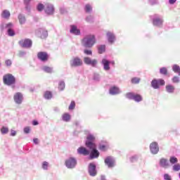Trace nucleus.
<instances>
[{
  "mask_svg": "<svg viewBox=\"0 0 180 180\" xmlns=\"http://www.w3.org/2000/svg\"><path fill=\"white\" fill-rule=\"evenodd\" d=\"M3 82L7 86H13L16 84V77L11 73H7L3 76Z\"/></svg>",
  "mask_w": 180,
  "mask_h": 180,
  "instance_id": "nucleus-1",
  "label": "nucleus"
},
{
  "mask_svg": "<svg viewBox=\"0 0 180 180\" xmlns=\"http://www.w3.org/2000/svg\"><path fill=\"white\" fill-rule=\"evenodd\" d=\"M77 159L73 157H70L65 161V165L68 169H74L77 167Z\"/></svg>",
  "mask_w": 180,
  "mask_h": 180,
  "instance_id": "nucleus-2",
  "label": "nucleus"
},
{
  "mask_svg": "<svg viewBox=\"0 0 180 180\" xmlns=\"http://www.w3.org/2000/svg\"><path fill=\"white\" fill-rule=\"evenodd\" d=\"M83 44L85 46H94L96 43L95 39V36L94 35H87L82 39Z\"/></svg>",
  "mask_w": 180,
  "mask_h": 180,
  "instance_id": "nucleus-3",
  "label": "nucleus"
},
{
  "mask_svg": "<svg viewBox=\"0 0 180 180\" xmlns=\"http://www.w3.org/2000/svg\"><path fill=\"white\" fill-rule=\"evenodd\" d=\"M89 148L91 152H89V159L90 160H95L96 158H99L100 153L99 150L96 149V145L94 147H87Z\"/></svg>",
  "mask_w": 180,
  "mask_h": 180,
  "instance_id": "nucleus-4",
  "label": "nucleus"
},
{
  "mask_svg": "<svg viewBox=\"0 0 180 180\" xmlns=\"http://www.w3.org/2000/svg\"><path fill=\"white\" fill-rule=\"evenodd\" d=\"M165 85V81L162 79H154L151 82V86L153 89H160V86Z\"/></svg>",
  "mask_w": 180,
  "mask_h": 180,
  "instance_id": "nucleus-5",
  "label": "nucleus"
},
{
  "mask_svg": "<svg viewBox=\"0 0 180 180\" xmlns=\"http://www.w3.org/2000/svg\"><path fill=\"white\" fill-rule=\"evenodd\" d=\"M101 64L103 67L104 71H109L110 70V64L115 65V60H108L106 58H103L101 60Z\"/></svg>",
  "mask_w": 180,
  "mask_h": 180,
  "instance_id": "nucleus-6",
  "label": "nucleus"
},
{
  "mask_svg": "<svg viewBox=\"0 0 180 180\" xmlns=\"http://www.w3.org/2000/svg\"><path fill=\"white\" fill-rule=\"evenodd\" d=\"M84 63L86 65H91V67H93V68H96V65H98V60L91 59L88 56L84 58Z\"/></svg>",
  "mask_w": 180,
  "mask_h": 180,
  "instance_id": "nucleus-7",
  "label": "nucleus"
},
{
  "mask_svg": "<svg viewBox=\"0 0 180 180\" xmlns=\"http://www.w3.org/2000/svg\"><path fill=\"white\" fill-rule=\"evenodd\" d=\"M104 162L109 168H113V167L116 165V160H115V158L112 156H108L105 159Z\"/></svg>",
  "mask_w": 180,
  "mask_h": 180,
  "instance_id": "nucleus-8",
  "label": "nucleus"
},
{
  "mask_svg": "<svg viewBox=\"0 0 180 180\" xmlns=\"http://www.w3.org/2000/svg\"><path fill=\"white\" fill-rule=\"evenodd\" d=\"M94 141H95V136L89 134L86 137V147L95 148V146H96V144H95Z\"/></svg>",
  "mask_w": 180,
  "mask_h": 180,
  "instance_id": "nucleus-9",
  "label": "nucleus"
},
{
  "mask_svg": "<svg viewBox=\"0 0 180 180\" xmlns=\"http://www.w3.org/2000/svg\"><path fill=\"white\" fill-rule=\"evenodd\" d=\"M13 99L16 105H22L23 103V94L20 92H17L14 94Z\"/></svg>",
  "mask_w": 180,
  "mask_h": 180,
  "instance_id": "nucleus-10",
  "label": "nucleus"
},
{
  "mask_svg": "<svg viewBox=\"0 0 180 180\" xmlns=\"http://www.w3.org/2000/svg\"><path fill=\"white\" fill-rule=\"evenodd\" d=\"M82 64H83L82 60H81V58L78 57L73 58L70 60L71 67H81Z\"/></svg>",
  "mask_w": 180,
  "mask_h": 180,
  "instance_id": "nucleus-11",
  "label": "nucleus"
},
{
  "mask_svg": "<svg viewBox=\"0 0 180 180\" xmlns=\"http://www.w3.org/2000/svg\"><path fill=\"white\" fill-rule=\"evenodd\" d=\"M150 150L152 154H158V151H160V146H158V143L157 142H153L150 145Z\"/></svg>",
  "mask_w": 180,
  "mask_h": 180,
  "instance_id": "nucleus-12",
  "label": "nucleus"
},
{
  "mask_svg": "<svg viewBox=\"0 0 180 180\" xmlns=\"http://www.w3.org/2000/svg\"><path fill=\"white\" fill-rule=\"evenodd\" d=\"M159 165L162 168L167 169V168H169V162H168V159L162 158L159 160Z\"/></svg>",
  "mask_w": 180,
  "mask_h": 180,
  "instance_id": "nucleus-13",
  "label": "nucleus"
},
{
  "mask_svg": "<svg viewBox=\"0 0 180 180\" xmlns=\"http://www.w3.org/2000/svg\"><path fill=\"white\" fill-rule=\"evenodd\" d=\"M89 173L91 176L96 175V165L94 163H90L89 165Z\"/></svg>",
  "mask_w": 180,
  "mask_h": 180,
  "instance_id": "nucleus-14",
  "label": "nucleus"
},
{
  "mask_svg": "<svg viewBox=\"0 0 180 180\" xmlns=\"http://www.w3.org/2000/svg\"><path fill=\"white\" fill-rule=\"evenodd\" d=\"M6 29H8L7 33L8 36H11V37L15 36V30L12 29V27H13V24H12V22H9L6 24Z\"/></svg>",
  "mask_w": 180,
  "mask_h": 180,
  "instance_id": "nucleus-15",
  "label": "nucleus"
},
{
  "mask_svg": "<svg viewBox=\"0 0 180 180\" xmlns=\"http://www.w3.org/2000/svg\"><path fill=\"white\" fill-rule=\"evenodd\" d=\"M37 57L41 61H47V60H49V55H47L46 52L38 53Z\"/></svg>",
  "mask_w": 180,
  "mask_h": 180,
  "instance_id": "nucleus-16",
  "label": "nucleus"
},
{
  "mask_svg": "<svg viewBox=\"0 0 180 180\" xmlns=\"http://www.w3.org/2000/svg\"><path fill=\"white\" fill-rule=\"evenodd\" d=\"M109 92L110 95H119V94H122V90L117 86H112Z\"/></svg>",
  "mask_w": 180,
  "mask_h": 180,
  "instance_id": "nucleus-17",
  "label": "nucleus"
},
{
  "mask_svg": "<svg viewBox=\"0 0 180 180\" xmlns=\"http://www.w3.org/2000/svg\"><path fill=\"white\" fill-rule=\"evenodd\" d=\"M70 33L72 34H75L76 36H79L81 34V30L78 29V27L75 25H70Z\"/></svg>",
  "mask_w": 180,
  "mask_h": 180,
  "instance_id": "nucleus-18",
  "label": "nucleus"
},
{
  "mask_svg": "<svg viewBox=\"0 0 180 180\" xmlns=\"http://www.w3.org/2000/svg\"><path fill=\"white\" fill-rule=\"evenodd\" d=\"M45 12L48 15H53L54 13V7L51 4H46L45 7Z\"/></svg>",
  "mask_w": 180,
  "mask_h": 180,
  "instance_id": "nucleus-19",
  "label": "nucleus"
},
{
  "mask_svg": "<svg viewBox=\"0 0 180 180\" xmlns=\"http://www.w3.org/2000/svg\"><path fill=\"white\" fill-rule=\"evenodd\" d=\"M20 46H32L33 41L30 39H22L19 41Z\"/></svg>",
  "mask_w": 180,
  "mask_h": 180,
  "instance_id": "nucleus-20",
  "label": "nucleus"
},
{
  "mask_svg": "<svg viewBox=\"0 0 180 180\" xmlns=\"http://www.w3.org/2000/svg\"><path fill=\"white\" fill-rule=\"evenodd\" d=\"M108 148H109V143H108L107 141H102L99 144V150L101 151H106V150H108Z\"/></svg>",
  "mask_w": 180,
  "mask_h": 180,
  "instance_id": "nucleus-21",
  "label": "nucleus"
},
{
  "mask_svg": "<svg viewBox=\"0 0 180 180\" xmlns=\"http://www.w3.org/2000/svg\"><path fill=\"white\" fill-rule=\"evenodd\" d=\"M78 154L82 155H89V150L84 147H80L77 149Z\"/></svg>",
  "mask_w": 180,
  "mask_h": 180,
  "instance_id": "nucleus-22",
  "label": "nucleus"
},
{
  "mask_svg": "<svg viewBox=\"0 0 180 180\" xmlns=\"http://www.w3.org/2000/svg\"><path fill=\"white\" fill-rule=\"evenodd\" d=\"M165 89L167 94H174L175 92V86L172 84L166 85Z\"/></svg>",
  "mask_w": 180,
  "mask_h": 180,
  "instance_id": "nucleus-23",
  "label": "nucleus"
},
{
  "mask_svg": "<svg viewBox=\"0 0 180 180\" xmlns=\"http://www.w3.org/2000/svg\"><path fill=\"white\" fill-rule=\"evenodd\" d=\"M62 120L63 122H68L71 120V115H70L69 113L66 112V113H64L63 115H62Z\"/></svg>",
  "mask_w": 180,
  "mask_h": 180,
  "instance_id": "nucleus-24",
  "label": "nucleus"
},
{
  "mask_svg": "<svg viewBox=\"0 0 180 180\" xmlns=\"http://www.w3.org/2000/svg\"><path fill=\"white\" fill-rule=\"evenodd\" d=\"M153 23L154 26H161L162 25V20L160 18L153 19Z\"/></svg>",
  "mask_w": 180,
  "mask_h": 180,
  "instance_id": "nucleus-25",
  "label": "nucleus"
},
{
  "mask_svg": "<svg viewBox=\"0 0 180 180\" xmlns=\"http://www.w3.org/2000/svg\"><path fill=\"white\" fill-rule=\"evenodd\" d=\"M42 71L47 72L48 74H51L53 72V68L49 66H43L41 68Z\"/></svg>",
  "mask_w": 180,
  "mask_h": 180,
  "instance_id": "nucleus-26",
  "label": "nucleus"
},
{
  "mask_svg": "<svg viewBox=\"0 0 180 180\" xmlns=\"http://www.w3.org/2000/svg\"><path fill=\"white\" fill-rule=\"evenodd\" d=\"M1 16L2 18H4V19H9L11 13L8 10H4L1 13Z\"/></svg>",
  "mask_w": 180,
  "mask_h": 180,
  "instance_id": "nucleus-27",
  "label": "nucleus"
},
{
  "mask_svg": "<svg viewBox=\"0 0 180 180\" xmlns=\"http://www.w3.org/2000/svg\"><path fill=\"white\" fill-rule=\"evenodd\" d=\"M39 32L41 39H46L49 36V32L47 30H41Z\"/></svg>",
  "mask_w": 180,
  "mask_h": 180,
  "instance_id": "nucleus-28",
  "label": "nucleus"
},
{
  "mask_svg": "<svg viewBox=\"0 0 180 180\" xmlns=\"http://www.w3.org/2000/svg\"><path fill=\"white\" fill-rule=\"evenodd\" d=\"M172 71L175 72V74H178L180 77V67L178 65H172Z\"/></svg>",
  "mask_w": 180,
  "mask_h": 180,
  "instance_id": "nucleus-29",
  "label": "nucleus"
},
{
  "mask_svg": "<svg viewBox=\"0 0 180 180\" xmlns=\"http://www.w3.org/2000/svg\"><path fill=\"white\" fill-rule=\"evenodd\" d=\"M44 98L48 100L51 99L53 98V94L51 93V91H46L44 94Z\"/></svg>",
  "mask_w": 180,
  "mask_h": 180,
  "instance_id": "nucleus-30",
  "label": "nucleus"
},
{
  "mask_svg": "<svg viewBox=\"0 0 180 180\" xmlns=\"http://www.w3.org/2000/svg\"><path fill=\"white\" fill-rule=\"evenodd\" d=\"M107 36L108 37V41L110 43H113V41H115V34H113V33L108 32Z\"/></svg>",
  "mask_w": 180,
  "mask_h": 180,
  "instance_id": "nucleus-31",
  "label": "nucleus"
},
{
  "mask_svg": "<svg viewBox=\"0 0 180 180\" xmlns=\"http://www.w3.org/2000/svg\"><path fill=\"white\" fill-rule=\"evenodd\" d=\"M59 91H64L65 89V82L64 81H60L58 83Z\"/></svg>",
  "mask_w": 180,
  "mask_h": 180,
  "instance_id": "nucleus-32",
  "label": "nucleus"
},
{
  "mask_svg": "<svg viewBox=\"0 0 180 180\" xmlns=\"http://www.w3.org/2000/svg\"><path fill=\"white\" fill-rule=\"evenodd\" d=\"M18 20L20 25H25V23L26 22V18H25V16L22 15V14H20L18 15Z\"/></svg>",
  "mask_w": 180,
  "mask_h": 180,
  "instance_id": "nucleus-33",
  "label": "nucleus"
},
{
  "mask_svg": "<svg viewBox=\"0 0 180 180\" xmlns=\"http://www.w3.org/2000/svg\"><path fill=\"white\" fill-rule=\"evenodd\" d=\"M133 101H135V102H141L143 97L140 94H135Z\"/></svg>",
  "mask_w": 180,
  "mask_h": 180,
  "instance_id": "nucleus-34",
  "label": "nucleus"
},
{
  "mask_svg": "<svg viewBox=\"0 0 180 180\" xmlns=\"http://www.w3.org/2000/svg\"><path fill=\"white\" fill-rule=\"evenodd\" d=\"M1 134H8V133H9V128L7 127H2L1 128Z\"/></svg>",
  "mask_w": 180,
  "mask_h": 180,
  "instance_id": "nucleus-35",
  "label": "nucleus"
},
{
  "mask_svg": "<svg viewBox=\"0 0 180 180\" xmlns=\"http://www.w3.org/2000/svg\"><path fill=\"white\" fill-rule=\"evenodd\" d=\"M98 50L99 54H103V53L106 51V48L105 46H98Z\"/></svg>",
  "mask_w": 180,
  "mask_h": 180,
  "instance_id": "nucleus-36",
  "label": "nucleus"
},
{
  "mask_svg": "<svg viewBox=\"0 0 180 180\" xmlns=\"http://www.w3.org/2000/svg\"><path fill=\"white\" fill-rule=\"evenodd\" d=\"M172 82H173V84H179L180 77H178V76H174V77H172Z\"/></svg>",
  "mask_w": 180,
  "mask_h": 180,
  "instance_id": "nucleus-37",
  "label": "nucleus"
},
{
  "mask_svg": "<svg viewBox=\"0 0 180 180\" xmlns=\"http://www.w3.org/2000/svg\"><path fill=\"white\" fill-rule=\"evenodd\" d=\"M169 162L172 163V165H174V164L175 165L178 162V158H176L174 156H172L169 158Z\"/></svg>",
  "mask_w": 180,
  "mask_h": 180,
  "instance_id": "nucleus-38",
  "label": "nucleus"
},
{
  "mask_svg": "<svg viewBox=\"0 0 180 180\" xmlns=\"http://www.w3.org/2000/svg\"><path fill=\"white\" fill-rule=\"evenodd\" d=\"M172 169L173 171H175V172H178L179 171H180V165L179 163L174 165L172 167Z\"/></svg>",
  "mask_w": 180,
  "mask_h": 180,
  "instance_id": "nucleus-39",
  "label": "nucleus"
},
{
  "mask_svg": "<svg viewBox=\"0 0 180 180\" xmlns=\"http://www.w3.org/2000/svg\"><path fill=\"white\" fill-rule=\"evenodd\" d=\"M94 81H96V82H98L101 80V76L98 73H95L93 76Z\"/></svg>",
  "mask_w": 180,
  "mask_h": 180,
  "instance_id": "nucleus-40",
  "label": "nucleus"
},
{
  "mask_svg": "<svg viewBox=\"0 0 180 180\" xmlns=\"http://www.w3.org/2000/svg\"><path fill=\"white\" fill-rule=\"evenodd\" d=\"M160 72L162 75H167V74L168 73V70H167V68H162L160 69Z\"/></svg>",
  "mask_w": 180,
  "mask_h": 180,
  "instance_id": "nucleus-41",
  "label": "nucleus"
},
{
  "mask_svg": "<svg viewBox=\"0 0 180 180\" xmlns=\"http://www.w3.org/2000/svg\"><path fill=\"white\" fill-rule=\"evenodd\" d=\"M134 93H127L126 94V98H127V99H134Z\"/></svg>",
  "mask_w": 180,
  "mask_h": 180,
  "instance_id": "nucleus-42",
  "label": "nucleus"
},
{
  "mask_svg": "<svg viewBox=\"0 0 180 180\" xmlns=\"http://www.w3.org/2000/svg\"><path fill=\"white\" fill-rule=\"evenodd\" d=\"M42 169H44L45 171H47V169H49V162H42Z\"/></svg>",
  "mask_w": 180,
  "mask_h": 180,
  "instance_id": "nucleus-43",
  "label": "nucleus"
},
{
  "mask_svg": "<svg viewBox=\"0 0 180 180\" xmlns=\"http://www.w3.org/2000/svg\"><path fill=\"white\" fill-rule=\"evenodd\" d=\"M75 109V101H71L69 105V110H74Z\"/></svg>",
  "mask_w": 180,
  "mask_h": 180,
  "instance_id": "nucleus-44",
  "label": "nucleus"
},
{
  "mask_svg": "<svg viewBox=\"0 0 180 180\" xmlns=\"http://www.w3.org/2000/svg\"><path fill=\"white\" fill-rule=\"evenodd\" d=\"M91 11H92V7L91 6V5L86 4V5L85 6V11H86L87 13H89V12H91Z\"/></svg>",
  "mask_w": 180,
  "mask_h": 180,
  "instance_id": "nucleus-45",
  "label": "nucleus"
},
{
  "mask_svg": "<svg viewBox=\"0 0 180 180\" xmlns=\"http://www.w3.org/2000/svg\"><path fill=\"white\" fill-rule=\"evenodd\" d=\"M37 9V11H39V12H41V11H43V9H44V6L42 4H38Z\"/></svg>",
  "mask_w": 180,
  "mask_h": 180,
  "instance_id": "nucleus-46",
  "label": "nucleus"
},
{
  "mask_svg": "<svg viewBox=\"0 0 180 180\" xmlns=\"http://www.w3.org/2000/svg\"><path fill=\"white\" fill-rule=\"evenodd\" d=\"M139 160V156L135 155L130 158L131 162H134L135 161H137Z\"/></svg>",
  "mask_w": 180,
  "mask_h": 180,
  "instance_id": "nucleus-47",
  "label": "nucleus"
},
{
  "mask_svg": "<svg viewBox=\"0 0 180 180\" xmlns=\"http://www.w3.org/2000/svg\"><path fill=\"white\" fill-rule=\"evenodd\" d=\"M132 84H139L140 82V79L138 77H134L131 79Z\"/></svg>",
  "mask_w": 180,
  "mask_h": 180,
  "instance_id": "nucleus-48",
  "label": "nucleus"
},
{
  "mask_svg": "<svg viewBox=\"0 0 180 180\" xmlns=\"http://www.w3.org/2000/svg\"><path fill=\"white\" fill-rule=\"evenodd\" d=\"M5 64L7 67H11L12 65V60L8 59L5 61Z\"/></svg>",
  "mask_w": 180,
  "mask_h": 180,
  "instance_id": "nucleus-49",
  "label": "nucleus"
},
{
  "mask_svg": "<svg viewBox=\"0 0 180 180\" xmlns=\"http://www.w3.org/2000/svg\"><path fill=\"white\" fill-rule=\"evenodd\" d=\"M24 133H25V134H29V133H30V127H25Z\"/></svg>",
  "mask_w": 180,
  "mask_h": 180,
  "instance_id": "nucleus-50",
  "label": "nucleus"
},
{
  "mask_svg": "<svg viewBox=\"0 0 180 180\" xmlns=\"http://www.w3.org/2000/svg\"><path fill=\"white\" fill-rule=\"evenodd\" d=\"M164 179L165 180H172V179L171 178V176H169V174H164Z\"/></svg>",
  "mask_w": 180,
  "mask_h": 180,
  "instance_id": "nucleus-51",
  "label": "nucleus"
},
{
  "mask_svg": "<svg viewBox=\"0 0 180 180\" xmlns=\"http://www.w3.org/2000/svg\"><path fill=\"white\" fill-rule=\"evenodd\" d=\"M84 54H86L87 56H91L92 54V51L91 50H88V49H85L84 51Z\"/></svg>",
  "mask_w": 180,
  "mask_h": 180,
  "instance_id": "nucleus-52",
  "label": "nucleus"
},
{
  "mask_svg": "<svg viewBox=\"0 0 180 180\" xmlns=\"http://www.w3.org/2000/svg\"><path fill=\"white\" fill-rule=\"evenodd\" d=\"M86 22H89V23L92 22L94 20V18L92 16H89L86 18Z\"/></svg>",
  "mask_w": 180,
  "mask_h": 180,
  "instance_id": "nucleus-53",
  "label": "nucleus"
},
{
  "mask_svg": "<svg viewBox=\"0 0 180 180\" xmlns=\"http://www.w3.org/2000/svg\"><path fill=\"white\" fill-rule=\"evenodd\" d=\"M11 136L12 137H15V136H16V131H15L13 129H11Z\"/></svg>",
  "mask_w": 180,
  "mask_h": 180,
  "instance_id": "nucleus-54",
  "label": "nucleus"
},
{
  "mask_svg": "<svg viewBox=\"0 0 180 180\" xmlns=\"http://www.w3.org/2000/svg\"><path fill=\"white\" fill-rule=\"evenodd\" d=\"M33 143L34 144H39V139H37V138L34 139H33Z\"/></svg>",
  "mask_w": 180,
  "mask_h": 180,
  "instance_id": "nucleus-55",
  "label": "nucleus"
},
{
  "mask_svg": "<svg viewBox=\"0 0 180 180\" xmlns=\"http://www.w3.org/2000/svg\"><path fill=\"white\" fill-rule=\"evenodd\" d=\"M175 2H176V0H169V4H170V5H174Z\"/></svg>",
  "mask_w": 180,
  "mask_h": 180,
  "instance_id": "nucleus-56",
  "label": "nucleus"
},
{
  "mask_svg": "<svg viewBox=\"0 0 180 180\" xmlns=\"http://www.w3.org/2000/svg\"><path fill=\"white\" fill-rule=\"evenodd\" d=\"M25 54H26V53L24 51H20V53H19L20 57H23V56H25Z\"/></svg>",
  "mask_w": 180,
  "mask_h": 180,
  "instance_id": "nucleus-57",
  "label": "nucleus"
},
{
  "mask_svg": "<svg viewBox=\"0 0 180 180\" xmlns=\"http://www.w3.org/2000/svg\"><path fill=\"white\" fill-rule=\"evenodd\" d=\"M32 124L33 126H37V124H39V122H37V120H34L32 122Z\"/></svg>",
  "mask_w": 180,
  "mask_h": 180,
  "instance_id": "nucleus-58",
  "label": "nucleus"
},
{
  "mask_svg": "<svg viewBox=\"0 0 180 180\" xmlns=\"http://www.w3.org/2000/svg\"><path fill=\"white\" fill-rule=\"evenodd\" d=\"M75 124L76 126H78V124H79V122H75Z\"/></svg>",
  "mask_w": 180,
  "mask_h": 180,
  "instance_id": "nucleus-59",
  "label": "nucleus"
},
{
  "mask_svg": "<svg viewBox=\"0 0 180 180\" xmlns=\"http://www.w3.org/2000/svg\"><path fill=\"white\" fill-rule=\"evenodd\" d=\"M25 47H27V49H30V46H25Z\"/></svg>",
  "mask_w": 180,
  "mask_h": 180,
  "instance_id": "nucleus-60",
  "label": "nucleus"
},
{
  "mask_svg": "<svg viewBox=\"0 0 180 180\" xmlns=\"http://www.w3.org/2000/svg\"><path fill=\"white\" fill-rule=\"evenodd\" d=\"M0 67H1V63H0Z\"/></svg>",
  "mask_w": 180,
  "mask_h": 180,
  "instance_id": "nucleus-61",
  "label": "nucleus"
}]
</instances>
